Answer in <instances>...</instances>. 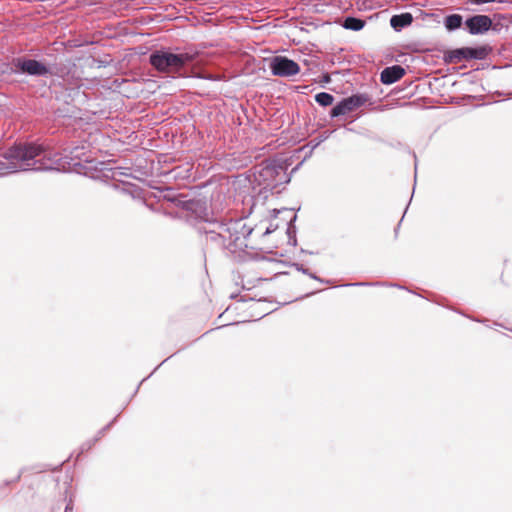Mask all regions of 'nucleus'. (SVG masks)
<instances>
[{"mask_svg":"<svg viewBox=\"0 0 512 512\" xmlns=\"http://www.w3.org/2000/svg\"><path fill=\"white\" fill-rule=\"evenodd\" d=\"M64 152L65 155L60 156L36 143L15 145L5 153V161H0V175L28 170H75L81 162H90L85 146H75Z\"/></svg>","mask_w":512,"mask_h":512,"instance_id":"nucleus-1","label":"nucleus"},{"mask_svg":"<svg viewBox=\"0 0 512 512\" xmlns=\"http://www.w3.org/2000/svg\"><path fill=\"white\" fill-rule=\"evenodd\" d=\"M197 230L204 233L206 242L234 253L248 247L247 238L253 228L247 226L242 220H229L223 222H210L205 216H200Z\"/></svg>","mask_w":512,"mask_h":512,"instance_id":"nucleus-2","label":"nucleus"},{"mask_svg":"<svg viewBox=\"0 0 512 512\" xmlns=\"http://www.w3.org/2000/svg\"><path fill=\"white\" fill-rule=\"evenodd\" d=\"M194 55L190 53H172L168 50H157L150 54V64L159 72L175 73L192 62Z\"/></svg>","mask_w":512,"mask_h":512,"instance_id":"nucleus-3","label":"nucleus"},{"mask_svg":"<svg viewBox=\"0 0 512 512\" xmlns=\"http://www.w3.org/2000/svg\"><path fill=\"white\" fill-rule=\"evenodd\" d=\"M12 71L16 74L41 77L52 75L51 68L46 64L27 57H18L12 61Z\"/></svg>","mask_w":512,"mask_h":512,"instance_id":"nucleus-4","label":"nucleus"},{"mask_svg":"<svg viewBox=\"0 0 512 512\" xmlns=\"http://www.w3.org/2000/svg\"><path fill=\"white\" fill-rule=\"evenodd\" d=\"M290 181L282 165L267 164L259 171V182L265 189H275Z\"/></svg>","mask_w":512,"mask_h":512,"instance_id":"nucleus-5","label":"nucleus"},{"mask_svg":"<svg viewBox=\"0 0 512 512\" xmlns=\"http://www.w3.org/2000/svg\"><path fill=\"white\" fill-rule=\"evenodd\" d=\"M269 68L274 76L292 77L300 72V66L294 60L285 56H275L269 62Z\"/></svg>","mask_w":512,"mask_h":512,"instance_id":"nucleus-6","label":"nucleus"},{"mask_svg":"<svg viewBox=\"0 0 512 512\" xmlns=\"http://www.w3.org/2000/svg\"><path fill=\"white\" fill-rule=\"evenodd\" d=\"M370 101V97L367 94H354L350 97L344 98L337 103L331 110L330 116L332 118L343 116L349 112L364 106Z\"/></svg>","mask_w":512,"mask_h":512,"instance_id":"nucleus-7","label":"nucleus"},{"mask_svg":"<svg viewBox=\"0 0 512 512\" xmlns=\"http://www.w3.org/2000/svg\"><path fill=\"white\" fill-rule=\"evenodd\" d=\"M488 55V51L485 47H463L451 50L445 55V60L449 63H460L464 60L477 59L482 60L485 59Z\"/></svg>","mask_w":512,"mask_h":512,"instance_id":"nucleus-8","label":"nucleus"},{"mask_svg":"<svg viewBox=\"0 0 512 512\" xmlns=\"http://www.w3.org/2000/svg\"><path fill=\"white\" fill-rule=\"evenodd\" d=\"M468 32L472 35L484 34L492 27V20L487 15H474L465 21Z\"/></svg>","mask_w":512,"mask_h":512,"instance_id":"nucleus-9","label":"nucleus"},{"mask_svg":"<svg viewBox=\"0 0 512 512\" xmlns=\"http://www.w3.org/2000/svg\"><path fill=\"white\" fill-rule=\"evenodd\" d=\"M405 74V69L400 65L386 67L380 75L383 84H392L401 79Z\"/></svg>","mask_w":512,"mask_h":512,"instance_id":"nucleus-10","label":"nucleus"},{"mask_svg":"<svg viewBox=\"0 0 512 512\" xmlns=\"http://www.w3.org/2000/svg\"><path fill=\"white\" fill-rule=\"evenodd\" d=\"M412 21V15L406 12L398 15H393L390 19V25L394 30L400 31L401 29L409 26L412 23Z\"/></svg>","mask_w":512,"mask_h":512,"instance_id":"nucleus-11","label":"nucleus"},{"mask_svg":"<svg viewBox=\"0 0 512 512\" xmlns=\"http://www.w3.org/2000/svg\"><path fill=\"white\" fill-rule=\"evenodd\" d=\"M463 18L459 14L448 15L444 20V26L448 31H454L461 27Z\"/></svg>","mask_w":512,"mask_h":512,"instance_id":"nucleus-12","label":"nucleus"},{"mask_svg":"<svg viewBox=\"0 0 512 512\" xmlns=\"http://www.w3.org/2000/svg\"><path fill=\"white\" fill-rule=\"evenodd\" d=\"M365 25V22L356 17H347L344 20L343 27L352 31H360Z\"/></svg>","mask_w":512,"mask_h":512,"instance_id":"nucleus-13","label":"nucleus"},{"mask_svg":"<svg viewBox=\"0 0 512 512\" xmlns=\"http://www.w3.org/2000/svg\"><path fill=\"white\" fill-rule=\"evenodd\" d=\"M315 101L323 107H327L333 104L334 96L327 92H320L315 95Z\"/></svg>","mask_w":512,"mask_h":512,"instance_id":"nucleus-14","label":"nucleus"},{"mask_svg":"<svg viewBox=\"0 0 512 512\" xmlns=\"http://www.w3.org/2000/svg\"><path fill=\"white\" fill-rule=\"evenodd\" d=\"M158 193H159V195L156 196L158 199H164L169 202L175 201V195L171 188H166L164 190H160Z\"/></svg>","mask_w":512,"mask_h":512,"instance_id":"nucleus-15","label":"nucleus"},{"mask_svg":"<svg viewBox=\"0 0 512 512\" xmlns=\"http://www.w3.org/2000/svg\"><path fill=\"white\" fill-rule=\"evenodd\" d=\"M296 268L298 271H301L302 273L308 275L309 277H311L312 279H315V280H318V281H322L320 278H318L315 274L309 272L308 269L304 268L302 265H299V264H295Z\"/></svg>","mask_w":512,"mask_h":512,"instance_id":"nucleus-16","label":"nucleus"},{"mask_svg":"<svg viewBox=\"0 0 512 512\" xmlns=\"http://www.w3.org/2000/svg\"><path fill=\"white\" fill-rule=\"evenodd\" d=\"M496 0H468V3L473 5H482L486 3L495 2Z\"/></svg>","mask_w":512,"mask_h":512,"instance_id":"nucleus-17","label":"nucleus"},{"mask_svg":"<svg viewBox=\"0 0 512 512\" xmlns=\"http://www.w3.org/2000/svg\"><path fill=\"white\" fill-rule=\"evenodd\" d=\"M368 285V283L358 282V283H348L344 284L343 286H365Z\"/></svg>","mask_w":512,"mask_h":512,"instance_id":"nucleus-18","label":"nucleus"},{"mask_svg":"<svg viewBox=\"0 0 512 512\" xmlns=\"http://www.w3.org/2000/svg\"><path fill=\"white\" fill-rule=\"evenodd\" d=\"M64 512H73V506L71 502L66 505Z\"/></svg>","mask_w":512,"mask_h":512,"instance_id":"nucleus-19","label":"nucleus"},{"mask_svg":"<svg viewBox=\"0 0 512 512\" xmlns=\"http://www.w3.org/2000/svg\"><path fill=\"white\" fill-rule=\"evenodd\" d=\"M273 231H274V229H272L271 227H268V228L265 230L264 234H265V235H268V234L272 233Z\"/></svg>","mask_w":512,"mask_h":512,"instance_id":"nucleus-20","label":"nucleus"}]
</instances>
